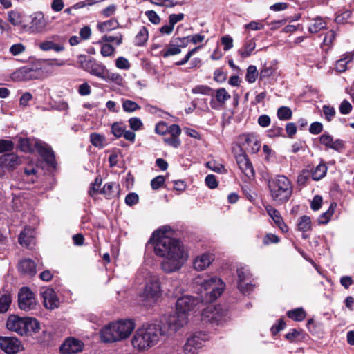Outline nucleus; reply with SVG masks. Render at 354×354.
Segmentation results:
<instances>
[{"instance_id": "c85d7f7f", "label": "nucleus", "mask_w": 354, "mask_h": 354, "mask_svg": "<svg viewBox=\"0 0 354 354\" xmlns=\"http://www.w3.org/2000/svg\"><path fill=\"white\" fill-rule=\"evenodd\" d=\"M352 62H354V52L347 53L336 62L335 68L340 73L344 72L347 69V65Z\"/></svg>"}, {"instance_id": "c03bdc74", "label": "nucleus", "mask_w": 354, "mask_h": 354, "mask_svg": "<svg viewBox=\"0 0 354 354\" xmlns=\"http://www.w3.org/2000/svg\"><path fill=\"white\" fill-rule=\"evenodd\" d=\"M118 26V22L115 19H111L97 25L98 29L102 31H109L115 29Z\"/></svg>"}, {"instance_id": "f257e3e1", "label": "nucleus", "mask_w": 354, "mask_h": 354, "mask_svg": "<svg viewBox=\"0 0 354 354\" xmlns=\"http://www.w3.org/2000/svg\"><path fill=\"white\" fill-rule=\"evenodd\" d=\"M151 243L155 254L163 258L161 268L166 273L179 270L187 259L183 244L178 239L166 235L162 230L155 231L151 236Z\"/></svg>"}, {"instance_id": "052dcab7", "label": "nucleus", "mask_w": 354, "mask_h": 354, "mask_svg": "<svg viewBox=\"0 0 354 354\" xmlns=\"http://www.w3.org/2000/svg\"><path fill=\"white\" fill-rule=\"evenodd\" d=\"M129 127L133 131H138L142 127V122L139 118L133 117L129 120Z\"/></svg>"}, {"instance_id": "603ef678", "label": "nucleus", "mask_w": 354, "mask_h": 354, "mask_svg": "<svg viewBox=\"0 0 354 354\" xmlns=\"http://www.w3.org/2000/svg\"><path fill=\"white\" fill-rule=\"evenodd\" d=\"M111 131L115 137L120 138L124 134L125 128L122 123L114 122L112 124Z\"/></svg>"}, {"instance_id": "49530a36", "label": "nucleus", "mask_w": 354, "mask_h": 354, "mask_svg": "<svg viewBox=\"0 0 354 354\" xmlns=\"http://www.w3.org/2000/svg\"><path fill=\"white\" fill-rule=\"evenodd\" d=\"M8 20L13 26H21L22 21L20 13L18 12L12 10L8 12Z\"/></svg>"}, {"instance_id": "393cba45", "label": "nucleus", "mask_w": 354, "mask_h": 354, "mask_svg": "<svg viewBox=\"0 0 354 354\" xmlns=\"http://www.w3.org/2000/svg\"><path fill=\"white\" fill-rule=\"evenodd\" d=\"M214 255L210 253H204L197 256L193 263L194 268L198 271L205 270L214 261Z\"/></svg>"}, {"instance_id": "20e7f679", "label": "nucleus", "mask_w": 354, "mask_h": 354, "mask_svg": "<svg viewBox=\"0 0 354 354\" xmlns=\"http://www.w3.org/2000/svg\"><path fill=\"white\" fill-rule=\"evenodd\" d=\"M272 199L277 205L288 201L292 194V185L290 180L283 175H278L268 182Z\"/></svg>"}, {"instance_id": "ea45409f", "label": "nucleus", "mask_w": 354, "mask_h": 354, "mask_svg": "<svg viewBox=\"0 0 354 354\" xmlns=\"http://www.w3.org/2000/svg\"><path fill=\"white\" fill-rule=\"evenodd\" d=\"M122 109L125 112L132 113L140 110L141 107L134 101L124 100L122 102Z\"/></svg>"}, {"instance_id": "bf43d9fd", "label": "nucleus", "mask_w": 354, "mask_h": 354, "mask_svg": "<svg viewBox=\"0 0 354 354\" xmlns=\"http://www.w3.org/2000/svg\"><path fill=\"white\" fill-rule=\"evenodd\" d=\"M115 66L117 68L123 70H128L131 66L128 59L124 57H119L116 59Z\"/></svg>"}, {"instance_id": "3c124183", "label": "nucleus", "mask_w": 354, "mask_h": 354, "mask_svg": "<svg viewBox=\"0 0 354 354\" xmlns=\"http://www.w3.org/2000/svg\"><path fill=\"white\" fill-rule=\"evenodd\" d=\"M322 109L325 119L330 122L336 114L335 108L330 105H324Z\"/></svg>"}, {"instance_id": "412c9836", "label": "nucleus", "mask_w": 354, "mask_h": 354, "mask_svg": "<svg viewBox=\"0 0 354 354\" xmlns=\"http://www.w3.org/2000/svg\"><path fill=\"white\" fill-rule=\"evenodd\" d=\"M319 142L328 149L341 152L345 148L344 142L341 139L334 140L333 137L328 133H323L319 137Z\"/></svg>"}, {"instance_id": "680f3d73", "label": "nucleus", "mask_w": 354, "mask_h": 354, "mask_svg": "<svg viewBox=\"0 0 354 354\" xmlns=\"http://www.w3.org/2000/svg\"><path fill=\"white\" fill-rule=\"evenodd\" d=\"M102 178L100 177H97L95 180V182L91 183V186L89 190L90 196H93L97 193L100 192L99 189L102 184Z\"/></svg>"}, {"instance_id": "b1692460", "label": "nucleus", "mask_w": 354, "mask_h": 354, "mask_svg": "<svg viewBox=\"0 0 354 354\" xmlns=\"http://www.w3.org/2000/svg\"><path fill=\"white\" fill-rule=\"evenodd\" d=\"M44 306L48 309H55L58 307L59 301L55 292L48 288L41 292Z\"/></svg>"}, {"instance_id": "cd10ccee", "label": "nucleus", "mask_w": 354, "mask_h": 354, "mask_svg": "<svg viewBox=\"0 0 354 354\" xmlns=\"http://www.w3.org/2000/svg\"><path fill=\"white\" fill-rule=\"evenodd\" d=\"M208 340V337L206 334L202 332H198L187 339L188 346L191 344H193L194 347H196L198 350L204 346L206 341Z\"/></svg>"}, {"instance_id": "a211bd4d", "label": "nucleus", "mask_w": 354, "mask_h": 354, "mask_svg": "<svg viewBox=\"0 0 354 354\" xmlns=\"http://www.w3.org/2000/svg\"><path fill=\"white\" fill-rule=\"evenodd\" d=\"M84 344L75 337H68L60 346V351L63 354H75L82 351Z\"/></svg>"}, {"instance_id": "bb28decb", "label": "nucleus", "mask_w": 354, "mask_h": 354, "mask_svg": "<svg viewBox=\"0 0 354 354\" xmlns=\"http://www.w3.org/2000/svg\"><path fill=\"white\" fill-rule=\"evenodd\" d=\"M18 269L20 272L28 276H34L36 274V264L30 259L21 261Z\"/></svg>"}, {"instance_id": "a18cd8bd", "label": "nucleus", "mask_w": 354, "mask_h": 354, "mask_svg": "<svg viewBox=\"0 0 354 354\" xmlns=\"http://www.w3.org/2000/svg\"><path fill=\"white\" fill-rule=\"evenodd\" d=\"M212 88L207 85H197L192 89L194 94L212 95Z\"/></svg>"}, {"instance_id": "9b49d317", "label": "nucleus", "mask_w": 354, "mask_h": 354, "mask_svg": "<svg viewBox=\"0 0 354 354\" xmlns=\"http://www.w3.org/2000/svg\"><path fill=\"white\" fill-rule=\"evenodd\" d=\"M80 67L92 75L99 78L105 79L104 73L106 67L102 64L97 63L95 59L87 58L85 55L79 57Z\"/></svg>"}, {"instance_id": "4468645a", "label": "nucleus", "mask_w": 354, "mask_h": 354, "mask_svg": "<svg viewBox=\"0 0 354 354\" xmlns=\"http://www.w3.org/2000/svg\"><path fill=\"white\" fill-rule=\"evenodd\" d=\"M18 302L20 309L28 311L33 309L36 304L34 293L28 287H23L18 293Z\"/></svg>"}, {"instance_id": "4be33fe9", "label": "nucleus", "mask_w": 354, "mask_h": 354, "mask_svg": "<svg viewBox=\"0 0 354 354\" xmlns=\"http://www.w3.org/2000/svg\"><path fill=\"white\" fill-rule=\"evenodd\" d=\"M188 322V317L183 313L177 312L170 315L167 319L169 328L174 331H177L186 325Z\"/></svg>"}, {"instance_id": "2eb2a0df", "label": "nucleus", "mask_w": 354, "mask_h": 354, "mask_svg": "<svg viewBox=\"0 0 354 354\" xmlns=\"http://www.w3.org/2000/svg\"><path fill=\"white\" fill-rule=\"evenodd\" d=\"M198 303L199 299L194 297L183 296L176 301V310L189 317L190 312L194 310Z\"/></svg>"}, {"instance_id": "7ed1b4c3", "label": "nucleus", "mask_w": 354, "mask_h": 354, "mask_svg": "<svg viewBox=\"0 0 354 354\" xmlns=\"http://www.w3.org/2000/svg\"><path fill=\"white\" fill-rule=\"evenodd\" d=\"M135 328L131 319L120 320L104 326L100 330V338L104 342H115L127 338Z\"/></svg>"}, {"instance_id": "8fccbe9b", "label": "nucleus", "mask_w": 354, "mask_h": 354, "mask_svg": "<svg viewBox=\"0 0 354 354\" xmlns=\"http://www.w3.org/2000/svg\"><path fill=\"white\" fill-rule=\"evenodd\" d=\"M257 71L255 66L250 65L248 66L247 69V73L245 75V80L249 83H253L256 81V79L257 77Z\"/></svg>"}, {"instance_id": "5fc2aeb1", "label": "nucleus", "mask_w": 354, "mask_h": 354, "mask_svg": "<svg viewBox=\"0 0 354 354\" xmlns=\"http://www.w3.org/2000/svg\"><path fill=\"white\" fill-rule=\"evenodd\" d=\"M14 148V143L10 140L0 139V153L10 151Z\"/></svg>"}, {"instance_id": "f8f14e48", "label": "nucleus", "mask_w": 354, "mask_h": 354, "mask_svg": "<svg viewBox=\"0 0 354 354\" xmlns=\"http://www.w3.org/2000/svg\"><path fill=\"white\" fill-rule=\"evenodd\" d=\"M43 75L41 68L26 66L18 68L12 74L15 81H28L40 78Z\"/></svg>"}, {"instance_id": "5701e85b", "label": "nucleus", "mask_w": 354, "mask_h": 354, "mask_svg": "<svg viewBox=\"0 0 354 354\" xmlns=\"http://www.w3.org/2000/svg\"><path fill=\"white\" fill-rule=\"evenodd\" d=\"M6 327L9 330L15 331L20 335H24V317L15 315H10L6 322Z\"/></svg>"}, {"instance_id": "f3484780", "label": "nucleus", "mask_w": 354, "mask_h": 354, "mask_svg": "<svg viewBox=\"0 0 354 354\" xmlns=\"http://www.w3.org/2000/svg\"><path fill=\"white\" fill-rule=\"evenodd\" d=\"M236 159L239 169L245 174V176L249 180L254 179L255 176L254 169L252 162H250L245 153L243 152L242 153L239 154L236 156Z\"/></svg>"}, {"instance_id": "39448f33", "label": "nucleus", "mask_w": 354, "mask_h": 354, "mask_svg": "<svg viewBox=\"0 0 354 354\" xmlns=\"http://www.w3.org/2000/svg\"><path fill=\"white\" fill-rule=\"evenodd\" d=\"M18 142L21 151L32 152L35 149L49 166L55 167L54 152L47 144L35 138H20Z\"/></svg>"}, {"instance_id": "69168bd1", "label": "nucleus", "mask_w": 354, "mask_h": 354, "mask_svg": "<svg viewBox=\"0 0 354 354\" xmlns=\"http://www.w3.org/2000/svg\"><path fill=\"white\" fill-rule=\"evenodd\" d=\"M351 104L346 100H344L339 105V111L343 115L348 114L352 110Z\"/></svg>"}, {"instance_id": "9d476101", "label": "nucleus", "mask_w": 354, "mask_h": 354, "mask_svg": "<svg viewBox=\"0 0 354 354\" xmlns=\"http://www.w3.org/2000/svg\"><path fill=\"white\" fill-rule=\"evenodd\" d=\"M30 17L31 19L30 25L23 24V30L31 34H40L46 30V27L48 25V23L43 12H34Z\"/></svg>"}, {"instance_id": "0e129e2a", "label": "nucleus", "mask_w": 354, "mask_h": 354, "mask_svg": "<svg viewBox=\"0 0 354 354\" xmlns=\"http://www.w3.org/2000/svg\"><path fill=\"white\" fill-rule=\"evenodd\" d=\"M165 177L162 175H159L156 178H153L151 181V186L153 189H158L165 183Z\"/></svg>"}, {"instance_id": "338daca9", "label": "nucleus", "mask_w": 354, "mask_h": 354, "mask_svg": "<svg viewBox=\"0 0 354 354\" xmlns=\"http://www.w3.org/2000/svg\"><path fill=\"white\" fill-rule=\"evenodd\" d=\"M145 15L148 19L153 24H158L160 22V17L154 10H147L145 12Z\"/></svg>"}, {"instance_id": "6e6d98bb", "label": "nucleus", "mask_w": 354, "mask_h": 354, "mask_svg": "<svg viewBox=\"0 0 354 354\" xmlns=\"http://www.w3.org/2000/svg\"><path fill=\"white\" fill-rule=\"evenodd\" d=\"M274 72V69L271 66L264 65L259 74L261 80L269 78Z\"/></svg>"}, {"instance_id": "4c0bfd02", "label": "nucleus", "mask_w": 354, "mask_h": 354, "mask_svg": "<svg viewBox=\"0 0 354 354\" xmlns=\"http://www.w3.org/2000/svg\"><path fill=\"white\" fill-rule=\"evenodd\" d=\"M337 204L335 203H333L330 204L328 209L322 214L318 218V223L319 224H326L330 221V217L335 212V208L336 207Z\"/></svg>"}, {"instance_id": "13d9d810", "label": "nucleus", "mask_w": 354, "mask_h": 354, "mask_svg": "<svg viewBox=\"0 0 354 354\" xmlns=\"http://www.w3.org/2000/svg\"><path fill=\"white\" fill-rule=\"evenodd\" d=\"M115 51V49L113 46L105 44L102 46L100 53L103 57H111L114 55Z\"/></svg>"}, {"instance_id": "6ab92c4d", "label": "nucleus", "mask_w": 354, "mask_h": 354, "mask_svg": "<svg viewBox=\"0 0 354 354\" xmlns=\"http://www.w3.org/2000/svg\"><path fill=\"white\" fill-rule=\"evenodd\" d=\"M21 348L20 342L15 337H0V348L7 354H15Z\"/></svg>"}, {"instance_id": "f03ea898", "label": "nucleus", "mask_w": 354, "mask_h": 354, "mask_svg": "<svg viewBox=\"0 0 354 354\" xmlns=\"http://www.w3.org/2000/svg\"><path fill=\"white\" fill-rule=\"evenodd\" d=\"M163 331L160 324H150L138 328L133 335L131 344L138 351L147 350L155 346L162 335Z\"/></svg>"}, {"instance_id": "a19ab883", "label": "nucleus", "mask_w": 354, "mask_h": 354, "mask_svg": "<svg viewBox=\"0 0 354 354\" xmlns=\"http://www.w3.org/2000/svg\"><path fill=\"white\" fill-rule=\"evenodd\" d=\"M90 140L92 145L96 147L102 148L104 146V137L97 133H91Z\"/></svg>"}, {"instance_id": "de8ad7c7", "label": "nucleus", "mask_w": 354, "mask_h": 354, "mask_svg": "<svg viewBox=\"0 0 354 354\" xmlns=\"http://www.w3.org/2000/svg\"><path fill=\"white\" fill-rule=\"evenodd\" d=\"M277 116L281 120H288L292 117V111L288 106H281L277 110Z\"/></svg>"}, {"instance_id": "09e8293b", "label": "nucleus", "mask_w": 354, "mask_h": 354, "mask_svg": "<svg viewBox=\"0 0 354 354\" xmlns=\"http://www.w3.org/2000/svg\"><path fill=\"white\" fill-rule=\"evenodd\" d=\"M206 167L212 171L217 173L223 174L225 172L224 166L222 164L216 162L215 160L208 161L206 163Z\"/></svg>"}, {"instance_id": "aec40b11", "label": "nucleus", "mask_w": 354, "mask_h": 354, "mask_svg": "<svg viewBox=\"0 0 354 354\" xmlns=\"http://www.w3.org/2000/svg\"><path fill=\"white\" fill-rule=\"evenodd\" d=\"M230 97L231 95L225 88H218L214 92V98H212L210 100V106L214 110H221Z\"/></svg>"}, {"instance_id": "774afa93", "label": "nucleus", "mask_w": 354, "mask_h": 354, "mask_svg": "<svg viewBox=\"0 0 354 354\" xmlns=\"http://www.w3.org/2000/svg\"><path fill=\"white\" fill-rule=\"evenodd\" d=\"M311 176V174L308 170L303 171L297 177V183L299 185H304Z\"/></svg>"}, {"instance_id": "e2e57ef3", "label": "nucleus", "mask_w": 354, "mask_h": 354, "mask_svg": "<svg viewBox=\"0 0 354 354\" xmlns=\"http://www.w3.org/2000/svg\"><path fill=\"white\" fill-rule=\"evenodd\" d=\"M138 195L135 192L128 194L125 197V203L129 206H132L138 203Z\"/></svg>"}, {"instance_id": "473e14b6", "label": "nucleus", "mask_w": 354, "mask_h": 354, "mask_svg": "<svg viewBox=\"0 0 354 354\" xmlns=\"http://www.w3.org/2000/svg\"><path fill=\"white\" fill-rule=\"evenodd\" d=\"M328 168L324 162H320L315 169L310 172L311 177L314 180H319L323 178L326 173Z\"/></svg>"}, {"instance_id": "f704fd0d", "label": "nucleus", "mask_w": 354, "mask_h": 354, "mask_svg": "<svg viewBox=\"0 0 354 354\" xmlns=\"http://www.w3.org/2000/svg\"><path fill=\"white\" fill-rule=\"evenodd\" d=\"M181 50L178 45H176L173 40L167 46V47L160 51V55L163 57H167L172 55H178Z\"/></svg>"}, {"instance_id": "58836bf2", "label": "nucleus", "mask_w": 354, "mask_h": 354, "mask_svg": "<svg viewBox=\"0 0 354 354\" xmlns=\"http://www.w3.org/2000/svg\"><path fill=\"white\" fill-rule=\"evenodd\" d=\"M118 185L113 183H106L102 189L100 190V193L105 195L106 198H111L114 193L118 191Z\"/></svg>"}, {"instance_id": "6e6552de", "label": "nucleus", "mask_w": 354, "mask_h": 354, "mask_svg": "<svg viewBox=\"0 0 354 354\" xmlns=\"http://www.w3.org/2000/svg\"><path fill=\"white\" fill-rule=\"evenodd\" d=\"M227 311L220 305H209L203 310L201 320L206 324L219 325L227 319Z\"/></svg>"}, {"instance_id": "ddd939ff", "label": "nucleus", "mask_w": 354, "mask_h": 354, "mask_svg": "<svg viewBox=\"0 0 354 354\" xmlns=\"http://www.w3.org/2000/svg\"><path fill=\"white\" fill-rule=\"evenodd\" d=\"M22 163L21 158L16 153H5L0 156V178L11 172Z\"/></svg>"}, {"instance_id": "37998d69", "label": "nucleus", "mask_w": 354, "mask_h": 354, "mask_svg": "<svg viewBox=\"0 0 354 354\" xmlns=\"http://www.w3.org/2000/svg\"><path fill=\"white\" fill-rule=\"evenodd\" d=\"M326 26V24L320 18L314 19V22L308 27V30L311 33H316L319 30L324 29Z\"/></svg>"}, {"instance_id": "72a5a7b5", "label": "nucleus", "mask_w": 354, "mask_h": 354, "mask_svg": "<svg viewBox=\"0 0 354 354\" xmlns=\"http://www.w3.org/2000/svg\"><path fill=\"white\" fill-rule=\"evenodd\" d=\"M149 33L145 26H142L138 34L136 35L134 44L136 46H144L148 40Z\"/></svg>"}, {"instance_id": "4d7b16f0", "label": "nucleus", "mask_w": 354, "mask_h": 354, "mask_svg": "<svg viewBox=\"0 0 354 354\" xmlns=\"http://www.w3.org/2000/svg\"><path fill=\"white\" fill-rule=\"evenodd\" d=\"M102 41L105 42H115L117 46H119L122 42V35L119 33L115 36L104 35L102 37Z\"/></svg>"}, {"instance_id": "864d4df0", "label": "nucleus", "mask_w": 354, "mask_h": 354, "mask_svg": "<svg viewBox=\"0 0 354 354\" xmlns=\"http://www.w3.org/2000/svg\"><path fill=\"white\" fill-rule=\"evenodd\" d=\"M263 28L264 25L261 21H252L244 25V28L249 30H260Z\"/></svg>"}, {"instance_id": "dca6fc26", "label": "nucleus", "mask_w": 354, "mask_h": 354, "mask_svg": "<svg viewBox=\"0 0 354 354\" xmlns=\"http://www.w3.org/2000/svg\"><path fill=\"white\" fill-rule=\"evenodd\" d=\"M243 150L256 153L261 147V143L254 134H243L239 138Z\"/></svg>"}, {"instance_id": "e433bc0d", "label": "nucleus", "mask_w": 354, "mask_h": 354, "mask_svg": "<svg viewBox=\"0 0 354 354\" xmlns=\"http://www.w3.org/2000/svg\"><path fill=\"white\" fill-rule=\"evenodd\" d=\"M11 295L8 292L3 293L0 295V313H6L11 304Z\"/></svg>"}, {"instance_id": "423d86ee", "label": "nucleus", "mask_w": 354, "mask_h": 354, "mask_svg": "<svg viewBox=\"0 0 354 354\" xmlns=\"http://www.w3.org/2000/svg\"><path fill=\"white\" fill-rule=\"evenodd\" d=\"M196 283L201 286L205 291V297L207 301H213L223 293L225 284L223 280L216 277H207L203 279L198 277L196 279Z\"/></svg>"}, {"instance_id": "7c9ffc66", "label": "nucleus", "mask_w": 354, "mask_h": 354, "mask_svg": "<svg viewBox=\"0 0 354 354\" xmlns=\"http://www.w3.org/2000/svg\"><path fill=\"white\" fill-rule=\"evenodd\" d=\"M39 48L43 51L55 50L57 53L62 52L64 50L62 44H57L52 40H45L39 44Z\"/></svg>"}, {"instance_id": "1a4fd4ad", "label": "nucleus", "mask_w": 354, "mask_h": 354, "mask_svg": "<svg viewBox=\"0 0 354 354\" xmlns=\"http://www.w3.org/2000/svg\"><path fill=\"white\" fill-rule=\"evenodd\" d=\"M237 288L243 295L250 294L253 291L255 284L252 274L247 267H240L236 270Z\"/></svg>"}, {"instance_id": "a878e982", "label": "nucleus", "mask_w": 354, "mask_h": 354, "mask_svg": "<svg viewBox=\"0 0 354 354\" xmlns=\"http://www.w3.org/2000/svg\"><path fill=\"white\" fill-rule=\"evenodd\" d=\"M34 234L35 232L31 227H26L24 230L20 233L19 243L26 248H31L32 245L34 244Z\"/></svg>"}, {"instance_id": "c9c22d12", "label": "nucleus", "mask_w": 354, "mask_h": 354, "mask_svg": "<svg viewBox=\"0 0 354 354\" xmlns=\"http://www.w3.org/2000/svg\"><path fill=\"white\" fill-rule=\"evenodd\" d=\"M287 315L292 320L301 322L305 319L306 314L302 308H297L288 311Z\"/></svg>"}, {"instance_id": "c756f323", "label": "nucleus", "mask_w": 354, "mask_h": 354, "mask_svg": "<svg viewBox=\"0 0 354 354\" xmlns=\"http://www.w3.org/2000/svg\"><path fill=\"white\" fill-rule=\"evenodd\" d=\"M39 330V323L35 318L24 317V335H32Z\"/></svg>"}, {"instance_id": "0eeeda50", "label": "nucleus", "mask_w": 354, "mask_h": 354, "mask_svg": "<svg viewBox=\"0 0 354 354\" xmlns=\"http://www.w3.org/2000/svg\"><path fill=\"white\" fill-rule=\"evenodd\" d=\"M142 274L147 281L140 297L143 300L148 301L150 304L153 303L161 295V288L159 280L156 276L149 275V272L144 268H142L138 271V277Z\"/></svg>"}, {"instance_id": "79ce46f5", "label": "nucleus", "mask_w": 354, "mask_h": 354, "mask_svg": "<svg viewBox=\"0 0 354 354\" xmlns=\"http://www.w3.org/2000/svg\"><path fill=\"white\" fill-rule=\"evenodd\" d=\"M298 229L302 232H307L311 228V221L309 216H302L297 224Z\"/></svg>"}, {"instance_id": "2f4dec72", "label": "nucleus", "mask_w": 354, "mask_h": 354, "mask_svg": "<svg viewBox=\"0 0 354 354\" xmlns=\"http://www.w3.org/2000/svg\"><path fill=\"white\" fill-rule=\"evenodd\" d=\"M255 47L256 43L254 39L246 40L243 47L238 50V53L242 58L248 57L251 55Z\"/></svg>"}]
</instances>
